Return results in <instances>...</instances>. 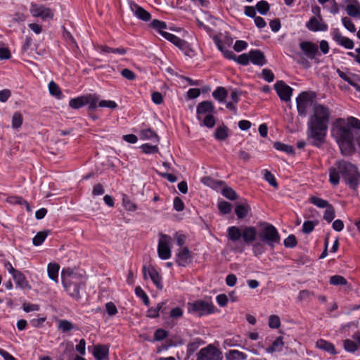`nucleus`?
<instances>
[{
	"instance_id": "9",
	"label": "nucleus",
	"mask_w": 360,
	"mask_h": 360,
	"mask_svg": "<svg viewBox=\"0 0 360 360\" xmlns=\"http://www.w3.org/2000/svg\"><path fill=\"white\" fill-rule=\"evenodd\" d=\"M172 238L166 234L160 233L158 245V256L162 259H168L171 257Z\"/></svg>"
},
{
	"instance_id": "51",
	"label": "nucleus",
	"mask_w": 360,
	"mask_h": 360,
	"mask_svg": "<svg viewBox=\"0 0 360 360\" xmlns=\"http://www.w3.org/2000/svg\"><path fill=\"white\" fill-rule=\"evenodd\" d=\"M135 293L136 295L141 297L143 300V302L144 303L145 305L146 306H148L149 304H150V300H149V298L148 297V295H146V293L143 291V290L138 286L135 288Z\"/></svg>"
},
{
	"instance_id": "33",
	"label": "nucleus",
	"mask_w": 360,
	"mask_h": 360,
	"mask_svg": "<svg viewBox=\"0 0 360 360\" xmlns=\"http://www.w3.org/2000/svg\"><path fill=\"white\" fill-rule=\"evenodd\" d=\"M225 357L226 360H245L247 355L238 350L232 349L226 353Z\"/></svg>"
},
{
	"instance_id": "59",
	"label": "nucleus",
	"mask_w": 360,
	"mask_h": 360,
	"mask_svg": "<svg viewBox=\"0 0 360 360\" xmlns=\"http://www.w3.org/2000/svg\"><path fill=\"white\" fill-rule=\"evenodd\" d=\"M151 25L153 27L158 30L160 35L161 32H166V31L164 30L167 27V25L165 22L154 20L152 21Z\"/></svg>"
},
{
	"instance_id": "53",
	"label": "nucleus",
	"mask_w": 360,
	"mask_h": 360,
	"mask_svg": "<svg viewBox=\"0 0 360 360\" xmlns=\"http://www.w3.org/2000/svg\"><path fill=\"white\" fill-rule=\"evenodd\" d=\"M222 195L225 198H226L231 200H236L238 198L237 193H236V191L229 187L224 188L222 190Z\"/></svg>"
},
{
	"instance_id": "35",
	"label": "nucleus",
	"mask_w": 360,
	"mask_h": 360,
	"mask_svg": "<svg viewBox=\"0 0 360 360\" xmlns=\"http://www.w3.org/2000/svg\"><path fill=\"white\" fill-rule=\"evenodd\" d=\"M58 329L63 333H67L74 328V325L68 320L58 319L57 320Z\"/></svg>"
},
{
	"instance_id": "15",
	"label": "nucleus",
	"mask_w": 360,
	"mask_h": 360,
	"mask_svg": "<svg viewBox=\"0 0 360 360\" xmlns=\"http://www.w3.org/2000/svg\"><path fill=\"white\" fill-rule=\"evenodd\" d=\"M300 49L310 59H314L319 53L317 44L309 41H301L300 43Z\"/></svg>"
},
{
	"instance_id": "41",
	"label": "nucleus",
	"mask_w": 360,
	"mask_h": 360,
	"mask_svg": "<svg viewBox=\"0 0 360 360\" xmlns=\"http://www.w3.org/2000/svg\"><path fill=\"white\" fill-rule=\"evenodd\" d=\"M122 204L125 210L128 211L134 212L138 209L137 205L133 202L126 195H123Z\"/></svg>"
},
{
	"instance_id": "25",
	"label": "nucleus",
	"mask_w": 360,
	"mask_h": 360,
	"mask_svg": "<svg viewBox=\"0 0 360 360\" xmlns=\"http://www.w3.org/2000/svg\"><path fill=\"white\" fill-rule=\"evenodd\" d=\"M12 277L17 287L21 289H31V285H30L25 275L21 271H18Z\"/></svg>"
},
{
	"instance_id": "32",
	"label": "nucleus",
	"mask_w": 360,
	"mask_h": 360,
	"mask_svg": "<svg viewBox=\"0 0 360 360\" xmlns=\"http://www.w3.org/2000/svg\"><path fill=\"white\" fill-rule=\"evenodd\" d=\"M250 210L249 205L245 202L236 206L235 212L238 219H243Z\"/></svg>"
},
{
	"instance_id": "43",
	"label": "nucleus",
	"mask_w": 360,
	"mask_h": 360,
	"mask_svg": "<svg viewBox=\"0 0 360 360\" xmlns=\"http://www.w3.org/2000/svg\"><path fill=\"white\" fill-rule=\"evenodd\" d=\"M330 283L333 285H346L347 281L342 276L335 275L330 278Z\"/></svg>"
},
{
	"instance_id": "10",
	"label": "nucleus",
	"mask_w": 360,
	"mask_h": 360,
	"mask_svg": "<svg viewBox=\"0 0 360 360\" xmlns=\"http://www.w3.org/2000/svg\"><path fill=\"white\" fill-rule=\"evenodd\" d=\"M221 352L212 345L202 348L197 354V360H221Z\"/></svg>"
},
{
	"instance_id": "56",
	"label": "nucleus",
	"mask_w": 360,
	"mask_h": 360,
	"mask_svg": "<svg viewBox=\"0 0 360 360\" xmlns=\"http://www.w3.org/2000/svg\"><path fill=\"white\" fill-rule=\"evenodd\" d=\"M256 8L259 13L262 15H265L269 10V5L266 1H260L257 4Z\"/></svg>"
},
{
	"instance_id": "7",
	"label": "nucleus",
	"mask_w": 360,
	"mask_h": 360,
	"mask_svg": "<svg viewBox=\"0 0 360 360\" xmlns=\"http://www.w3.org/2000/svg\"><path fill=\"white\" fill-rule=\"evenodd\" d=\"M314 95L307 92L301 93L296 98L298 115L304 117L307 116L309 109L313 108Z\"/></svg>"
},
{
	"instance_id": "27",
	"label": "nucleus",
	"mask_w": 360,
	"mask_h": 360,
	"mask_svg": "<svg viewBox=\"0 0 360 360\" xmlns=\"http://www.w3.org/2000/svg\"><path fill=\"white\" fill-rule=\"evenodd\" d=\"M352 3L347 5V13L353 18H360V4L357 0H350Z\"/></svg>"
},
{
	"instance_id": "20",
	"label": "nucleus",
	"mask_w": 360,
	"mask_h": 360,
	"mask_svg": "<svg viewBox=\"0 0 360 360\" xmlns=\"http://www.w3.org/2000/svg\"><path fill=\"white\" fill-rule=\"evenodd\" d=\"M109 353V347L105 345H97L94 347L93 355L96 360L105 359Z\"/></svg>"
},
{
	"instance_id": "31",
	"label": "nucleus",
	"mask_w": 360,
	"mask_h": 360,
	"mask_svg": "<svg viewBox=\"0 0 360 360\" xmlns=\"http://www.w3.org/2000/svg\"><path fill=\"white\" fill-rule=\"evenodd\" d=\"M139 136L142 140H153L156 143L159 141L158 135L150 129H141Z\"/></svg>"
},
{
	"instance_id": "14",
	"label": "nucleus",
	"mask_w": 360,
	"mask_h": 360,
	"mask_svg": "<svg viewBox=\"0 0 360 360\" xmlns=\"http://www.w3.org/2000/svg\"><path fill=\"white\" fill-rule=\"evenodd\" d=\"M143 273L144 279H148L150 278L158 289H162L163 285L162 283V278L158 272L153 266H143Z\"/></svg>"
},
{
	"instance_id": "61",
	"label": "nucleus",
	"mask_w": 360,
	"mask_h": 360,
	"mask_svg": "<svg viewBox=\"0 0 360 360\" xmlns=\"http://www.w3.org/2000/svg\"><path fill=\"white\" fill-rule=\"evenodd\" d=\"M202 124L208 128H212L215 124V119L211 114H207L204 117Z\"/></svg>"
},
{
	"instance_id": "2",
	"label": "nucleus",
	"mask_w": 360,
	"mask_h": 360,
	"mask_svg": "<svg viewBox=\"0 0 360 360\" xmlns=\"http://www.w3.org/2000/svg\"><path fill=\"white\" fill-rule=\"evenodd\" d=\"M331 134L338 143L343 155L347 156L354 153V131L347 126L344 119H338L334 122Z\"/></svg>"
},
{
	"instance_id": "38",
	"label": "nucleus",
	"mask_w": 360,
	"mask_h": 360,
	"mask_svg": "<svg viewBox=\"0 0 360 360\" xmlns=\"http://www.w3.org/2000/svg\"><path fill=\"white\" fill-rule=\"evenodd\" d=\"M69 105L73 109H79L86 105V95L72 98L69 102Z\"/></svg>"
},
{
	"instance_id": "55",
	"label": "nucleus",
	"mask_w": 360,
	"mask_h": 360,
	"mask_svg": "<svg viewBox=\"0 0 360 360\" xmlns=\"http://www.w3.org/2000/svg\"><path fill=\"white\" fill-rule=\"evenodd\" d=\"M141 148L143 152L146 154H153L158 151V148L156 145H150L148 143L143 144Z\"/></svg>"
},
{
	"instance_id": "23",
	"label": "nucleus",
	"mask_w": 360,
	"mask_h": 360,
	"mask_svg": "<svg viewBox=\"0 0 360 360\" xmlns=\"http://www.w3.org/2000/svg\"><path fill=\"white\" fill-rule=\"evenodd\" d=\"M257 230L254 226H245L242 229V238L244 242L250 244L255 240Z\"/></svg>"
},
{
	"instance_id": "47",
	"label": "nucleus",
	"mask_w": 360,
	"mask_h": 360,
	"mask_svg": "<svg viewBox=\"0 0 360 360\" xmlns=\"http://www.w3.org/2000/svg\"><path fill=\"white\" fill-rule=\"evenodd\" d=\"M214 37H217L220 41H221L222 45L224 47L225 50H228L227 48L230 47L233 43V39L228 34L222 36L215 35L212 37L214 40Z\"/></svg>"
},
{
	"instance_id": "5",
	"label": "nucleus",
	"mask_w": 360,
	"mask_h": 360,
	"mask_svg": "<svg viewBox=\"0 0 360 360\" xmlns=\"http://www.w3.org/2000/svg\"><path fill=\"white\" fill-rule=\"evenodd\" d=\"M188 311L197 316H202L214 312L215 307L210 301L198 300L193 302H188Z\"/></svg>"
},
{
	"instance_id": "58",
	"label": "nucleus",
	"mask_w": 360,
	"mask_h": 360,
	"mask_svg": "<svg viewBox=\"0 0 360 360\" xmlns=\"http://www.w3.org/2000/svg\"><path fill=\"white\" fill-rule=\"evenodd\" d=\"M342 22L344 27L351 32H356V27L353 22L347 17H344L342 18Z\"/></svg>"
},
{
	"instance_id": "63",
	"label": "nucleus",
	"mask_w": 360,
	"mask_h": 360,
	"mask_svg": "<svg viewBox=\"0 0 360 360\" xmlns=\"http://www.w3.org/2000/svg\"><path fill=\"white\" fill-rule=\"evenodd\" d=\"M262 77L267 82H271L274 79V75L273 72L267 68H264L262 70Z\"/></svg>"
},
{
	"instance_id": "4",
	"label": "nucleus",
	"mask_w": 360,
	"mask_h": 360,
	"mask_svg": "<svg viewBox=\"0 0 360 360\" xmlns=\"http://www.w3.org/2000/svg\"><path fill=\"white\" fill-rule=\"evenodd\" d=\"M62 283L66 292L74 300L81 299L80 290H83L86 281L84 276L70 269H63L61 271Z\"/></svg>"
},
{
	"instance_id": "50",
	"label": "nucleus",
	"mask_w": 360,
	"mask_h": 360,
	"mask_svg": "<svg viewBox=\"0 0 360 360\" xmlns=\"http://www.w3.org/2000/svg\"><path fill=\"white\" fill-rule=\"evenodd\" d=\"M344 349L348 352H354L357 349V345L355 342L347 339L343 342Z\"/></svg>"
},
{
	"instance_id": "1",
	"label": "nucleus",
	"mask_w": 360,
	"mask_h": 360,
	"mask_svg": "<svg viewBox=\"0 0 360 360\" xmlns=\"http://www.w3.org/2000/svg\"><path fill=\"white\" fill-rule=\"evenodd\" d=\"M312 110L307 123V139L313 146L321 147L325 142L330 112L319 103H314Z\"/></svg>"
},
{
	"instance_id": "62",
	"label": "nucleus",
	"mask_w": 360,
	"mask_h": 360,
	"mask_svg": "<svg viewBox=\"0 0 360 360\" xmlns=\"http://www.w3.org/2000/svg\"><path fill=\"white\" fill-rule=\"evenodd\" d=\"M281 325L280 318L276 315H271L269 318V326L271 328H278Z\"/></svg>"
},
{
	"instance_id": "11",
	"label": "nucleus",
	"mask_w": 360,
	"mask_h": 360,
	"mask_svg": "<svg viewBox=\"0 0 360 360\" xmlns=\"http://www.w3.org/2000/svg\"><path fill=\"white\" fill-rule=\"evenodd\" d=\"M30 11L34 17L41 18L44 20L52 19L54 15L51 8L40 4H32Z\"/></svg>"
},
{
	"instance_id": "29",
	"label": "nucleus",
	"mask_w": 360,
	"mask_h": 360,
	"mask_svg": "<svg viewBox=\"0 0 360 360\" xmlns=\"http://www.w3.org/2000/svg\"><path fill=\"white\" fill-rule=\"evenodd\" d=\"M60 269L59 264L56 263H49L47 266V273L49 277L56 283H58V272Z\"/></svg>"
},
{
	"instance_id": "6",
	"label": "nucleus",
	"mask_w": 360,
	"mask_h": 360,
	"mask_svg": "<svg viewBox=\"0 0 360 360\" xmlns=\"http://www.w3.org/2000/svg\"><path fill=\"white\" fill-rule=\"evenodd\" d=\"M259 238L262 242L274 248L276 244L280 243V236L277 229L271 224H265L259 233Z\"/></svg>"
},
{
	"instance_id": "45",
	"label": "nucleus",
	"mask_w": 360,
	"mask_h": 360,
	"mask_svg": "<svg viewBox=\"0 0 360 360\" xmlns=\"http://www.w3.org/2000/svg\"><path fill=\"white\" fill-rule=\"evenodd\" d=\"M264 179L269 182V184L274 188H278V184L275 179V176L267 169L263 170Z\"/></svg>"
},
{
	"instance_id": "17",
	"label": "nucleus",
	"mask_w": 360,
	"mask_h": 360,
	"mask_svg": "<svg viewBox=\"0 0 360 360\" xmlns=\"http://www.w3.org/2000/svg\"><path fill=\"white\" fill-rule=\"evenodd\" d=\"M192 255L186 248H181L176 255V262L179 266H186L192 262Z\"/></svg>"
},
{
	"instance_id": "12",
	"label": "nucleus",
	"mask_w": 360,
	"mask_h": 360,
	"mask_svg": "<svg viewBox=\"0 0 360 360\" xmlns=\"http://www.w3.org/2000/svg\"><path fill=\"white\" fill-rule=\"evenodd\" d=\"M274 89L281 100L285 102L290 101L293 89L283 81H278L274 84Z\"/></svg>"
},
{
	"instance_id": "19",
	"label": "nucleus",
	"mask_w": 360,
	"mask_h": 360,
	"mask_svg": "<svg viewBox=\"0 0 360 360\" xmlns=\"http://www.w3.org/2000/svg\"><path fill=\"white\" fill-rule=\"evenodd\" d=\"M337 73L340 77L347 82L351 86H354L357 91L360 90V86L356 83L358 79L357 76L354 74L347 73L341 71L340 69L337 70Z\"/></svg>"
},
{
	"instance_id": "46",
	"label": "nucleus",
	"mask_w": 360,
	"mask_h": 360,
	"mask_svg": "<svg viewBox=\"0 0 360 360\" xmlns=\"http://www.w3.org/2000/svg\"><path fill=\"white\" fill-rule=\"evenodd\" d=\"M274 148L276 150L284 151L288 154H292L294 153V148L292 146L280 142H276L274 143Z\"/></svg>"
},
{
	"instance_id": "64",
	"label": "nucleus",
	"mask_w": 360,
	"mask_h": 360,
	"mask_svg": "<svg viewBox=\"0 0 360 360\" xmlns=\"http://www.w3.org/2000/svg\"><path fill=\"white\" fill-rule=\"evenodd\" d=\"M184 314V310L179 307H174L171 309L169 316L174 319H178L182 317Z\"/></svg>"
},
{
	"instance_id": "18",
	"label": "nucleus",
	"mask_w": 360,
	"mask_h": 360,
	"mask_svg": "<svg viewBox=\"0 0 360 360\" xmlns=\"http://www.w3.org/2000/svg\"><path fill=\"white\" fill-rule=\"evenodd\" d=\"M214 105L210 101H202L200 103L196 109L197 112V118L198 120H201L202 119V116L206 115L207 113L210 114L214 111Z\"/></svg>"
},
{
	"instance_id": "37",
	"label": "nucleus",
	"mask_w": 360,
	"mask_h": 360,
	"mask_svg": "<svg viewBox=\"0 0 360 360\" xmlns=\"http://www.w3.org/2000/svg\"><path fill=\"white\" fill-rule=\"evenodd\" d=\"M99 100V96L97 94L86 95V105H89L90 110H94L98 106Z\"/></svg>"
},
{
	"instance_id": "26",
	"label": "nucleus",
	"mask_w": 360,
	"mask_h": 360,
	"mask_svg": "<svg viewBox=\"0 0 360 360\" xmlns=\"http://www.w3.org/2000/svg\"><path fill=\"white\" fill-rule=\"evenodd\" d=\"M316 347L318 349L323 350L330 354L335 355L337 354L334 345L323 339L318 340L316 342Z\"/></svg>"
},
{
	"instance_id": "16",
	"label": "nucleus",
	"mask_w": 360,
	"mask_h": 360,
	"mask_svg": "<svg viewBox=\"0 0 360 360\" xmlns=\"http://www.w3.org/2000/svg\"><path fill=\"white\" fill-rule=\"evenodd\" d=\"M306 27L312 32L326 31L328 25L323 21L321 17L316 18L312 17L306 23Z\"/></svg>"
},
{
	"instance_id": "3",
	"label": "nucleus",
	"mask_w": 360,
	"mask_h": 360,
	"mask_svg": "<svg viewBox=\"0 0 360 360\" xmlns=\"http://www.w3.org/2000/svg\"><path fill=\"white\" fill-rule=\"evenodd\" d=\"M337 168L329 169V181L334 186L339 184L340 175L341 173L346 183L353 189H355L360 182V174L357 172L356 167L345 161H339L336 164Z\"/></svg>"
},
{
	"instance_id": "28",
	"label": "nucleus",
	"mask_w": 360,
	"mask_h": 360,
	"mask_svg": "<svg viewBox=\"0 0 360 360\" xmlns=\"http://www.w3.org/2000/svg\"><path fill=\"white\" fill-rule=\"evenodd\" d=\"M227 237L232 242H237L242 238V230L236 226H232L227 229Z\"/></svg>"
},
{
	"instance_id": "49",
	"label": "nucleus",
	"mask_w": 360,
	"mask_h": 360,
	"mask_svg": "<svg viewBox=\"0 0 360 360\" xmlns=\"http://www.w3.org/2000/svg\"><path fill=\"white\" fill-rule=\"evenodd\" d=\"M48 236V233L46 231H41L37 233L33 238V244L36 246L40 245L46 239Z\"/></svg>"
},
{
	"instance_id": "39",
	"label": "nucleus",
	"mask_w": 360,
	"mask_h": 360,
	"mask_svg": "<svg viewBox=\"0 0 360 360\" xmlns=\"http://www.w3.org/2000/svg\"><path fill=\"white\" fill-rule=\"evenodd\" d=\"M283 342L282 340V338L279 337L275 341H274L272 345L270 347H267L266 350L268 353H273L281 351L283 349Z\"/></svg>"
},
{
	"instance_id": "8",
	"label": "nucleus",
	"mask_w": 360,
	"mask_h": 360,
	"mask_svg": "<svg viewBox=\"0 0 360 360\" xmlns=\"http://www.w3.org/2000/svg\"><path fill=\"white\" fill-rule=\"evenodd\" d=\"M214 42L217 46V49L223 53L224 56L229 59L236 61L238 63L247 65L250 62V55L249 53H243L240 55L239 56H236L233 51L230 50H225L224 47L222 45L221 41H220L217 37L214 38Z\"/></svg>"
},
{
	"instance_id": "48",
	"label": "nucleus",
	"mask_w": 360,
	"mask_h": 360,
	"mask_svg": "<svg viewBox=\"0 0 360 360\" xmlns=\"http://www.w3.org/2000/svg\"><path fill=\"white\" fill-rule=\"evenodd\" d=\"M326 210L323 214V219L328 222H331L335 218V210L332 205H329L326 207Z\"/></svg>"
},
{
	"instance_id": "60",
	"label": "nucleus",
	"mask_w": 360,
	"mask_h": 360,
	"mask_svg": "<svg viewBox=\"0 0 360 360\" xmlns=\"http://www.w3.org/2000/svg\"><path fill=\"white\" fill-rule=\"evenodd\" d=\"M346 124L348 127L351 129L353 127L356 129H360V120L354 117H349L347 119Z\"/></svg>"
},
{
	"instance_id": "52",
	"label": "nucleus",
	"mask_w": 360,
	"mask_h": 360,
	"mask_svg": "<svg viewBox=\"0 0 360 360\" xmlns=\"http://www.w3.org/2000/svg\"><path fill=\"white\" fill-rule=\"evenodd\" d=\"M22 115L18 112H15L12 117L13 128L18 129L22 125Z\"/></svg>"
},
{
	"instance_id": "24",
	"label": "nucleus",
	"mask_w": 360,
	"mask_h": 360,
	"mask_svg": "<svg viewBox=\"0 0 360 360\" xmlns=\"http://www.w3.org/2000/svg\"><path fill=\"white\" fill-rule=\"evenodd\" d=\"M247 341L243 340L239 335L227 338L224 340V344L227 347H239L242 349H246Z\"/></svg>"
},
{
	"instance_id": "30",
	"label": "nucleus",
	"mask_w": 360,
	"mask_h": 360,
	"mask_svg": "<svg viewBox=\"0 0 360 360\" xmlns=\"http://www.w3.org/2000/svg\"><path fill=\"white\" fill-rule=\"evenodd\" d=\"M161 36L179 48H183L186 44L184 40L167 32H161Z\"/></svg>"
},
{
	"instance_id": "42",
	"label": "nucleus",
	"mask_w": 360,
	"mask_h": 360,
	"mask_svg": "<svg viewBox=\"0 0 360 360\" xmlns=\"http://www.w3.org/2000/svg\"><path fill=\"white\" fill-rule=\"evenodd\" d=\"M309 201L311 203L320 208H326L330 205L328 201L316 196L310 197Z\"/></svg>"
},
{
	"instance_id": "36",
	"label": "nucleus",
	"mask_w": 360,
	"mask_h": 360,
	"mask_svg": "<svg viewBox=\"0 0 360 360\" xmlns=\"http://www.w3.org/2000/svg\"><path fill=\"white\" fill-rule=\"evenodd\" d=\"M229 129L225 125L217 127L214 132V137L217 140H225L229 136Z\"/></svg>"
},
{
	"instance_id": "21",
	"label": "nucleus",
	"mask_w": 360,
	"mask_h": 360,
	"mask_svg": "<svg viewBox=\"0 0 360 360\" xmlns=\"http://www.w3.org/2000/svg\"><path fill=\"white\" fill-rule=\"evenodd\" d=\"M250 61L255 65H263L266 63L264 54L260 50H252L249 52Z\"/></svg>"
},
{
	"instance_id": "40",
	"label": "nucleus",
	"mask_w": 360,
	"mask_h": 360,
	"mask_svg": "<svg viewBox=\"0 0 360 360\" xmlns=\"http://www.w3.org/2000/svg\"><path fill=\"white\" fill-rule=\"evenodd\" d=\"M165 302H162L157 304L155 307H150L147 311V316L150 318H156L159 316L160 311L162 309Z\"/></svg>"
},
{
	"instance_id": "54",
	"label": "nucleus",
	"mask_w": 360,
	"mask_h": 360,
	"mask_svg": "<svg viewBox=\"0 0 360 360\" xmlns=\"http://www.w3.org/2000/svg\"><path fill=\"white\" fill-rule=\"evenodd\" d=\"M49 89L50 94L52 96L60 97V96L62 94L58 85L53 81L49 82Z\"/></svg>"
},
{
	"instance_id": "34",
	"label": "nucleus",
	"mask_w": 360,
	"mask_h": 360,
	"mask_svg": "<svg viewBox=\"0 0 360 360\" xmlns=\"http://www.w3.org/2000/svg\"><path fill=\"white\" fill-rule=\"evenodd\" d=\"M228 95V92L224 87L219 86L213 92L212 96L219 103L225 102V98Z\"/></svg>"
},
{
	"instance_id": "44",
	"label": "nucleus",
	"mask_w": 360,
	"mask_h": 360,
	"mask_svg": "<svg viewBox=\"0 0 360 360\" xmlns=\"http://www.w3.org/2000/svg\"><path fill=\"white\" fill-rule=\"evenodd\" d=\"M7 201L12 204L25 205L28 211L31 210L28 202L26 200H25L24 199H22L21 197L11 196V197H9L7 198Z\"/></svg>"
},
{
	"instance_id": "57",
	"label": "nucleus",
	"mask_w": 360,
	"mask_h": 360,
	"mask_svg": "<svg viewBox=\"0 0 360 360\" xmlns=\"http://www.w3.org/2000/svg\"><path fill=\"white\" fill-rule=\"evenodd\" d=\"M218 209L224 214H229L231 211V205L226 201H221L218 203Z\"/></svg>"
},
{
	"instance_id": "13",
	"label": "nucleus",
	"mask_w": 360,
	"mask_h": 360,
	"mask_svg": "<svg viewBox=\"0 0 360 360\" xmlns=\"http://www.w3.org/2000/svg\"><path fill=\"white\" fill-rule=\"evenodd\" d=\"M333 39L340 46L347 49H352L354 46V41L348 37L342 35L338 28H333L330 31Z\"/></svg>"
},
{
	"instance_id": "22",
	"label": "nucleus",
	"mask_w": 360,
	"mask_h": 360,
	"mask_svg": "<svg viewBox=\"0 0 360 360\" xmlns=\"http://www.w3.org/2000/svg\"><path fill=\"white\" fill-rule=\"evenodd\" d=\"M130 7L134 15L136 16L139 19L143 21H148L150 20V14L140 6L134 4H131Z\"/></svg>"
}]
</instances>
